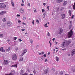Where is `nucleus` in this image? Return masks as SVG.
Returning a JSON list of instances; mask_svg holds the SVG:
<instances>
[{"label":"nucleus","instance_id":"1","mask_svg":"<svg viewBox=\"0 0 75 75\" xmlns=\"http://www.w3.org/2000/svg\"><path fill=\"white\" fill-rule=\"evenodd\" d=\"M71 43V41L68 40H65L63 42L62 45H61V47L62 48H64L65 47H67L69 44V43Z\"/></svg>","mask_w":75,"mask_h":75},{"label":"nucleus","instance_id":"2","mask_svg":"<svg viewBox=\"0 0 75 75\" xmlns=\"http://www.w3.org/2000/svg\"><path fill=\"white\" fill-rule=\"evenodd\" d=\"M73 35V32H72V29L70 30V32H68V37L70 38L72 37V35Z\"/></svg>","mask_w":75,"mask_h":75},{"label":"nucleus","instance_id":"3","mask_svg":"<svg viewBox=\"0 0 75 75\" xmlns=\"http://www.w3.org/2000/svg\"><path fill=\"white\" fill-rule=\"evenodd\" d=\"M6 5L5 4L3 3H0V8H6Z\"/></svg>","mask_w":75,"mask_h":75},{"label":"nucleus","instance_id":"4","mask_svg":"<svg viewBox=\"0 0 75 75\" xmlns=\"http://www.w3.org/2000/svg\"><path fill=\"white\" fill-rule=\"evenodd\" d=\"M8 63H9V62H8V61L7 60H5L4 61V65L7 66V65H8Z\"/></svg>","mask_w":75,"mask_h":75},{"label":"nucleus","instance_id":"5","mask_svg":"<svg viewBox=\"0 0 75 75\" xmlns=\"http://www.w3.org/2000/svg\"><path fill=\"white\" fill-rule=\"evenodd\" d=\"M15 74H16L15 71L13 70L11 71L9 74H6V75H15Z\"/></svg>","mask_w":75,"mask_h":75},{"label":"nucleus","instance_id":"6","mask_svg":"<svg viewBox=\"0 0 75 75\" xmlns=\"http://www.w3.org/2000/svg\"><path fill=\"white\" fill-rule=\"evenodd\" d=\"M17 56H16V54H14V55H13L12 57V59L13 60L16 61L17 60Z\"/></svg>","mask_w":75,"mask_h":75},{"label":"nucleus","instance_id":"7","mask_svg":"<svg viewBox=\"0 0 75 75\" xmlns=\"http://www.w3.org/2000/svg\"><path fill=\"white\" fill-rule=\"evenodd\" d=\"M0 51L2 52H5V50L3 49V47H1V48L0 49Z\"/></svg>","mask_w":75,"mask_h":75},{"label":"nucleus","instance_id":"8","mask_svg":"<svg viewBox=\"0 0 75 75\" xmlns=\"http://www.w3.org/2000/svg\"><path fill=\"white\" fill-rule=\"evenodd\" d=\"M20 12L21 13H24V10L23 9L21 8L20 10Z\"/></svg>","mask_w":75,"mask_h":75},{"label":"nucleus","instance_id":"9","mask_svg":"<svg viewBox=\"0 0 75 75\" xmlns=\"http://www.w3.org/2000/svg\"><path fill=\"white\" fill-rule=\"evenodd\" d=\"M6 13V11H3L2 12H0V15L1 16L2 15H3L4 14Z\"/></svg>","mask_w":75,"mask_h":75},{"label":"nucleus","instance_id":"10","mask_svg":"<svg viewBox=\"0 0 75 75\" xmlns=\"http://www.w3.org/2000/svg\"><path fill=\"white\" fill-rule=\"evenodd\" d=\"M75 50H74L72 51L71 53V55H72V56L73 55H74L75 54Z\"/></svg>","mask_w":75,"mask_h":75},{"label":"nucleus","instance_id":"11","mask_svg":"<svg viewBox=\"0 0 75 75\" xmlns=\"http://www.w3.org/2000/svg\"><path fill=\"white\" fill-rule=\"evenodd\" d=\"M61 16H62V19H64L65 18V14H61Z\"/></svg>","mask_w":75,"mask_h":75},{"label":"nucleus","instance_id":"12","mask_svg":"<svg viewBox=\"0 0 75 75\" xmlns=\"http://www.w3.org/2000/svg\"><path fill=\"white\" fill-rule=\"evenodd\" d=\"M44 73L45 74H47L48 73V69H46L44 71Z\"/></svg>","mask_w":75,"mask_h":75},{"label":"nucleus","instance_id":"13","mask_svg":"<svg viewBox=\"0 0 75 75\" xmlns=\"http://www.w3.org/2000/svg\"><path fill=\"white\" fill-rule=\"evenodd\" d=\"M68 3V2L67 1H65L64 2L63 5V6H65Z\"/></svg>","mask_w":75,"mask_h":75},{"label":"nucleus","instance_id":"14","mask_svg":"<svg viewBox=\"0 0 75 75\" xmlns=\"http://www.w3.org/2000/svg\"><path fill=\"white\" fill-rule=\"evenodd\" d=\"M63 31V30H62V29H60L59 30V34H61V33Z\"/></svg>","mask_w":75,"mask_h":75},{"label":"nucleus","instance_id":"15","mask_svg":"<svg viewBox=\"0 0 75 75\" xmlns=\"http://www.w3.org/2000/svg\"><path fill=\"white\" fill-rule=\"evenodd\" d=\"M27 52V50L25 49L23 50V53L24 54L26 52Z\"/></svg>","mask_w":75,"mask_h":75},{"label":"nucleus","instance_id":"16","mask_svg":"<svg viewBox=\"0 0 75 75\" xmlns=\"http://www.w3.org/2000/svg\"><path fill=\"white\" fill-rule=\"evenodd\" d=\"M10 51V47H8V48L6 49V52H9Z\"/></svg>","mask_w":75,"mask_h":75},{"label":"nucleus","instance_id":"17","mask_svg":"<svg viewBox=\"0 0 75 75\" xmlns=\"http://www.w3.org/2000/svg\"><path fill=\"white\" fill-rule=\"evenodd\" d=\"M11 4L13 6V7H14V2H13V1H11Z\"/></svg>","mask_w":75,"mask_h":75},{"label":"nucleus","instance_id":"18","mask_svg":"<svg viewBox=\"0 0 75 75\" xmlns=\"http://www.w3.org/2000/svg\"><path fill=\"white\" fill-rule=\"evenodd\" d=\"M58 2V3H61V2H62L63 1V0H56Z\"/></svg>","mask_w":75,"mask_h":75},{"label":"nucleus","instance_id":"19","mask_svg":"<svg viewBox=\"0 0 75 75\" xmlns=\"http://www.w3.org/2000/svg\"><path fill=\"white\" fill-rule=\"evenodd\" d=\"M7 25H11V23L10 22H8L7 23Z\"/></svg>","mask_w":75,"mask_h":75},{"label":"nucleus","instance_id":"20","mask_svg":"<svg viewBox=\"0 0 75 75\" xmlns=\"http://www.w3.org/2000/svg\"><path fill=\"white\" fill-rule=\"evenodd\" d=\"M23 60V57H21L19 59V61H22Z\"/></svg>","mask_w":75,"mask_h":75},{"label":"nucleus","instance_id":"21","mask_svg":"<svg viewBox=\"0 0 75 75\" xmlns=\"http://www.w3.org/2000/svg\"><path fill=\"white\" fill-rule=\"evenodd\" d=\"M17 64H16L13 65L12 66H11V67H17Z\"/></svg>","mask_w":75,"mask_h":75},{"label":"nucleus","instance_id":"22","mask_svg":"<svg viewBox=\"0 0 75 75\" xmlns=\"http://www.w3.org/2000/svg\"><path fill=\"white\" fill-rule=\"evenodd\" d=\"M2 21H3V22H5V21H6V18H4L3 19Z\"/></svg>","mask_w":75,"mask_h":75},{"label":"nucleus","instance_id":"23","mask_svg":"<svg viewBox=\"0 0 75 75\" xmlns=\"http://www.w3.org/2000/svg\"><path fill=\"white\" fill-rule=\"evenodd\" d=\"M47 35V36H48V37H50V36L51 35V34H50V33L49 32H48Z\"/></svg>","mask_w":75,"mask_h":75},{"label":"nucleus","instance_id":"24","mask_svg":"<svg viewBox=\"0 0 75 75\" xmlns=\"http://www.w3.org/2000/svg\"><path fill=\"white\" fill-rule=\"evenodd\" d=\"M56 59L57 61H58L59 60V58L57 57H56Z\"/></svg>","mask_w":75,"mask_h":75},{"label":"nucleus","instance_id":"25","mask_svg":"<svg viewBox=\"0 0 75 75\" xmlns=\"http://www.w3.org/2000/svg\"><path fill=\"white\" fill-rule=\"evenodd\" d=\"M69 14L70 16H71V14H72V13H71V11H69Z\"/></svg>","mask_w":75,"mask_h":75},{"label":"nucleus","instance_id":"26","mask_svg":"<svg viewBox=\"0 0 75 75\" xmlns=\"http://www.w3.org/2000/svg\"><path fill=\"white\" fill-rule=\"evenodd\" d=\"M45 27H48V26L47 25V23H46L45 25Z\"/></svg>","mask_w":75,"mask_h":75},{"label":"nucleus","instance_id":"27","mask_svg":"<svg viewBox=\"0 0 75 75\" xmlns=\"http://www.w3.org/2000/svg\"><path fill=\"white\" fill-rule=\"evenodd\" d=\"M4 35L3 34H0V37H3V36H4Z\"/></svg>","mask_w":75,"mask_h":75},{"label":"nucleus","instance_id":"28","mask_svg":"<svg viewBox=\"0 0 75 75\" xmlns=\"http://www.w3.org/2000/svg\"><path fill=\"white\" fill-rule=\"evenodd\" d=\"M32 23H33V25L34 24V20L33 19V21L32 22Z\"/></svg>","mask_w":75,"mask_h":75},{"label":"nucleus","instance_id":"29","mask_svg":"<svg viewBox=\"0 0 75 75\" xmlns=\"http://www.w3.org/2000/svg\"><path fill=\"white\" fill-rule=\"evenodd\" d=\"M24 73V71L23 70H21V74H23Z\"/></svg>","mask_w":75,"mask_h":75},{"label":"nucleus","instance_id":"30","mask_svg":"<svg viewBox=\"0 0 75 75\" xmlns=\"http://www.w3.org/2000/svg\"><path fill=\"white\" fill-rule=\"evenodd\" d=\"M24 54L23 53L22 54L20 55V57H23V55H24Z\"/></svg>","mask_w":75,"mask_h":75},{"label":"nucleus","instance_id":"31","mask_svg":"<svg viewBox=\"0 0 75 75\" xmlns=\"http://www.w3.org/2000/svg\"><path fill=\"white\" fill-rule=\"evenodd\" d=\"M47 61H48V59H45V62H47Z\"/></svg>","mask_w":75,"mask_h":75},{"label":"nucleus","instance_id":"32","mask_svg":"<svg viewBox=\"0 0 75 75\" xmlns=\"http://www.w3.org/2000/svg\"><path fill=\"white\" fill-rule=\"evenodd\" d=\"M75 3H74V5L73 6V8L74 10H75Z\"/></svg>","mask_w":75,"mask_h":75},{"label":"nucleus","instance_id":"33","mask_svg":"<svg viewBox=\"0 0 75 75\" xmlns=\"http://www.w3.org/2000/svg\"><path fill=\"white\" fill-rule=\"evenodd\" d=\"M71 27H72V25H70L69 27V29H71Z\"/></svg>","mask_w":75,"mask_h":75},{"label":"nucleus","instance_id":"34","mask_svg":"<svg viewBox=\"0 0 75 75\" xmlns=\"http://www.w3.org/2000/svg\"><path fill=\"white\" fill-rule=\"evenodd\" d=\"M23 20H24V21H25V17H24L23 18Z\"/></svg>","mask_w":75,"mask_h":75},{"label":"nucleus","instance_id":"35","mask_svg":"<svg viewBox=\"0 0 75 75\" xmlns=\"http://www.w3.org/2000/svg\"><path fill=\"white\" fill-rule=\"evenodd\" d=\"M69 23H70V25H71V24H72V21H70Z\"/></svg>","mask_w":75,"mask_h":75},{"label":"nucleus","instance_id":"36","mask_svg":"<svg viewBox=\"0 0 75 75\" xmlns=\"http://www.w3.org/2000/svg\"><path fill=\"white\" fill-rule=\"evenodd\" d=\"M30 42L31 44H33V40H30Z\"/></svg>","mask_w":75,"mask_h":75},{"label":"nucleus","instance_id":"37","mask_svg":"<svg viewBox=\"0 0 75 75\" xmlns=\"http://www.w3.org/2000/svg\"><path fill=\"white\" fill-rule=\"evenodd\" d=\"M45 15L43 14L42 16V17L43 18H45Z\"/></svg>","mask_w":75,"mask_h":75},{"label":"nucleus","instance_id":"38","mask_svg":"<svg viewBox=\"0 0 75 75\" xmlns=\"http://www.w3.org/2000/svg\"><path fill=\"white\" fill-rule=\"evenodd\" d=\"M45 11V10L44 9H42V13H44Z\"/></svg>","mask_w":75,"mask_h":75},{"label":"nucleus","instance_id":"39","mask_svg":"<svg viewBox=\"0 0 75 75\" xmlns=\"http://www.w3.org/2000/svg\"><path fill=\"white\" fill-rule=\"evenodd\" d=\"M59 74H60V75H62V74H63V73L62 71L60 72Z\"/></svg>","mask_w":75,"mask_h":75},{"label":"nucleus","instance_id":"40","mask_svg":"<svg viewBox=\"0 0 75 75\" xmlns=\"http://www.w3.org/2000/svg\"><path fill=\"white\" fill-rule=\"evenodd\" d=\"M36 21L37 23H40V21H39L38 20H36Z\"/></svg>","mask_w":75,"mask_h":75},{"label":"nucleus","instance_id":"41","mask_svg":"<svg viewBox=\"0 0 75 75\" xmlns=\"http://www.w3.org/2000/svg\"><path fill=\"white\" fill-rule=\"evenodd\" d=\"M41 59H44V57L43 56H42L41 57Z\"/></svg>","mask_w":75,"mask_h":75},{"label":"nucleus","instance_id":"42","mask_svg":"<svg viewBox=\"0 0 75 75\" xmlns=\"http://www.w3.org/2000/svg\"><path fill=\"white\" fill-rule=\"evenodd\" d=\"M55 38H54L52 40V41H53L54 42V41L55 40Z\"/></svg>","mask_w":75,"mask_h":75},{"label":"nucleus","instance_id":"43","mask_svg":"<svg viewBox=\"0 0 75 75\" xmlns=\"http://www.w3.org/2000/svg\"><path fill=\"white\" fill-rule=\"evenodd\" d=\"M49 43L50 44V47H51V45H52V44H51V43L50 42V41H49Z\"/></svg>","mask_w":75,"mask_h":75},{"label":"nucleus","instance_id":"44","mask_svg":"<svg viewBox=\"0 0 75 75\" xmlns=\"http://www.w3.org/2000/svg\"><path fill=\"white\" fill-rule=\"evenodd\" d=\"M14 38V40H17V37H15Z\"/></svg>","mask_w":75,"mask_h":75},{"label":"nucleus","instance_id":"45","mask_svg":"<svg viewBox=\"0 0 75 75\" xmlns=\"http://www.w3.org/2000/svg\"><path fill=\"white\" fill-rule=\"evenodd\" d=\"M74 15H73L71 17V18H74Z\"/></svg>","mask_w":75,"mask_h":75},{"label":"nucleus","instance_id":"46","mask_svg":"<svg viewBox=\"0 0 75 75\" xmlns=\"http://www.w3.org/2000/svg\"><path fill=\"white\" fill-rule=\"evenodd\" d=\"M28 6H29V7H30V3H28Z\"/></svg>","mask_w":75,"mask_h":75},{"label":"nucleus","instance_id":"47","mask_svg":"<svg viewBox=\"0 0 75 75\" xmlns=\"http://www.w3.org/2000/svg\"><path fill=\"white\" fill-rule=\"evenodd\" d=\"M19 41L20 42H21V41H22V40L21 39H19Z\"/></svg>","mask_w":75,"mask_h":75},{"label":"nucleus","instance_id":"48","mask_svg":"<svg viewBox=\"0 0 75 75\" xmlns=\"http://www.w3.org/2000/svg\"><path fill=\"white\" fill-rule=\"evenodd\" d=\"M21 30L22 31H24L25 30V29H22Z\"/></svg>","mask_w":75,"mask_h":75},{"label":"nucleus","instance_id":"49","mask_svg":"<svg viewBox=\"0 0 75 75\" xmlns=\"http://www.w3.org/2000/svg\"><path fill=\"white\" fill-rule=\"evenodd\" d=\"M34 12H35V13H37V11H36V10H35H35H34Z\"/></svg>","mask_w":75,"mask_h":75},{"label":"nucleus","instance_id":"50","mask_svg":"<svg viewBox=\"0 0 75 75\" xmlns=\"http://www.w3.org/2000/svg\"><path fill=\"white\" fill-rule=\"evenodd\" d=\"M43 56H44L45 57H47V56L46 55V54H44Z\"/></svg>","mask_w":75,"mask_h":75},{"label":"nucleus","instance_id":"51","mask_svg":"<svg viewBox=\"0 0 75 75\" xmlns=\"http://www.w3.org/2000/svg\"><path fill=\"white\" fill-rule=\"evenodd\" d=\"M41 53H42V54H44V52H42Z\"/></svg>","mask_w":75,"mask_h":75},{"label":"nucleus","instance_id":"52","mask_svg":"<svg viewBox=\"0 0 75 75\" xmlns=\"http://www.w3.org/2000/svg\"><path fill=\"white\" fill-rule=\"evenodd\" d=\"M21 5L22 6H24V4L22 3L21 4Z\"/></svg>","mask_w":75,"mask_h":75},{"label":"nucleus","instance_id":"53","mask_svg":"<svg viewBox=\"0 0 75 75\" xmlns=\"http://www.w3.org/2000/svg\"><path fill=\"white\" fill-rule=\"evenodd\" d=\"M62 51H64L66 50V49H62Z\"/></svg>","mask_w":75,"mask_h":75},{"label":"nucleus","instance_id":"54","mask_svg":"<svg viewBox=\"0 0 75 75\" xmlns=\"http://www.w3.org/2000/svg\"><path fill=\"white\" fill-rule=\"evenodd\" d=\"M47 8L48 10H49V6H48L47 7Z\"/></svg>","mask_w":75,"mask_h":75},{"label":"nucleus","instance_id":"55","mask_svg":"<svg viewBox=\"0 0 75 75\" xmlns=\"http://www.w3.org/2000/svg\"><path fill=\"white\" fill-rule=\"evenodd\" d=\"M39 55H42V53H39Z\"/></svg>","mask_w":75,"mask_h":75},{"label":"nucleus","instance_id":"56","mask_svg":"<svg viewBox=\"0 0 75 75\" xmlns=\"http://www.w3.org/2000/svg\"><path fill=\"white\" fill-rule=\"evenodd\" d=\"M52 70L53 71H55V69L53 68Z\"/></svg>","mask_w":75,"mask_h":75},{"label":"nucleus","instance_id":"57","mask_svg":"<svg viewBox=\"0 0 75 75\" xmlns=\"http://www.w3.org/2000/svg\"><path fill=\"white\" fill-rule=\"evenodd\" d=\"M33 72H34V74H35L36 73V72L35 71H33Z\"/></svg>","mask_w":75,"mask_h":75},{"label":"nucleus","instance_id":"58","mask_svg":"<svg viewBox=\"0 0 75 75\" xmlns=\"http://www.w3.org/2000/svg\"><path fill=\"white\" fill-rule=\"evenodd\" d=\"M0 2H3V0H0Z\"/></svg>","mask_w":75,"mask_h":75},{"label":"nucleus","instance_id":"59","mask_svg":"<svg viewBox=\"0 0 75 75\" xmlns=\"http://www.w3.org/2000/svg\"><path fill=\"white\" fill-rule=\"evenodd\" d=\"M17 17H19V14H18L17 15Z\"/></svg>","mask_w":75,"mask_h":75},{"label":"nucleus","instance_id":"60","mask_svg":"<svg viewBox=\"0 0 75 75\" xmlns=\"http://www.w3.org/2000/svg\"><path fill=\"white\" fill-rule=\"evenodd\" d=\"M43 5V6H45V3H44Z\"/></svg>","mask_w":75,"mask_h":75},{"label":"nucleus","instance_id":"61","mask_svg":"<svg viewBox=\"0 0 75 75\" xmlns=\"http://www.w3.org/2000/svg\"><path fill=\"white\" fill-rule=\"evenodd\" d=\"M50 52H48V53H47V54H48V55H50Z\"/></svg>","mask_w":75,"mask_h":75},{"label":"nucleus","instance_id":"62","mask_svg":"<svg viewBox=\"0 0 75 75\" xmlns=\"http://www.w3.org/2000/svg\"><path fill=\"white\" fill-rule=\"evenodd\" d=\"M23 24L24 25H25V23H23Z\"/></svg>","mask_w":75,"mask_h":75},{"label":"nucleus","instance_id":"63","mask_svg":"<svg viewBox=\"0 0 75 75\" xmlns=\"http://www.w3.org/2000/svg\"><path fill=\"white\" fill-rule=\"evenodd\" d=\"M55 49H56V50H57V49H58V47H56Z\"/></svg>","mask_w":75,"mask_h":75},{"label":"nucleus","instance_id":"64","mask_svg":"<svg viewBox=\"0 0 75 75\" xmlns=\"http://www.w3.org/2000/svg\"><path fill=\"white\" fill-rule=\"evenodd\" d=\"M22 3H24V1L22 0Z\"/></svg>","mask_w":75,"mask_h":75}]
</instances>
